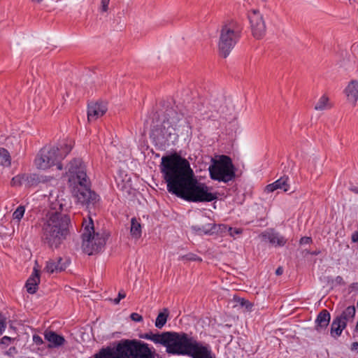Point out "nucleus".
I'll return each instance as SVG.
<instances>
[{
  "label": "nucleus",
  "instance_id": "f257e3e1",
  "mask_svg": "<svg viewBox=\"0 0 358 358\" xmlns=\"http://www.w3.org/2000/svg\"><path fill=\"white\" fill-rule=\"evenodd\" d=\"M160 169L169 192L192 202H210L217 199V193L198 182L189 162L181 156L162 157Z\"/></svg>",
  "mask_w": 358,
  "mask_h": 358
},
{
  "label": "nucleus",
  "instance_id": "f03ea898",
  "mask_svg": "<svg viewBox=\"0 0 358 358\" xmlns=\"http://www.w3.org/2000/svg\"><path fill=\"white\" fill-rule=\"evenodd\" d=\"M70 217L54 206L42 226V240L51 248H57L69 235Z\"/></svg>",
  "mask_w": 358,
  "mask_h": 358
},
{
  "label": "nucleus",
  "instance_id": "7ed1b4c3",
  "mask_svg": "<svg viewBox=\"0 0 358 358\" xmlns=\"http://www.w3.org/2000/svg\"><path fill=\"white\" fill-rule=\"evenodd\" d=\"M94 358H155V352L141 341L123 339L115 348H101Z\"/></svg>",
  "mask_w": 358,
  "mask_h": 358
},
{
  "label": "nucleus",
  "instance_id": "20e7f679",
  "mask_svg": "<svg viewBox=\"0 0 358 358\" xmlns=\"http://www.w3.org/2000/svg\"><path fill=\"white\" fill-rule=\"evenodd\" d=\"M180 120L181 115L172 108L166 110L162 122L152 129L150 138L156 145H169L178 139L177 130L180 127Z\"/></svg>",
  "mask_w": 358,
  "mask_h": 358
},
{
  "label": "nucleus",
  "instance_id": "39448f33",
  "mask_svg": "<svg viewBox=\"0 0 358 358\" xmlns=\"http://www.w3.org/2000/svg\"><path fill=\"white\" fill-rule=\"evenodd\" d=\"M173 355H187L192 358H213L210 345L198 341L194 337L178 332Z\"/></svg>",
  "mask_w": 358,
  "mask_h": 358
},
{
  "label": "nucleus",
  "instance_id": "423d86ee",
  "mask_svg": "<svg viewBox=\"0 0 358 358\" xmlns=\"http://www.w3.org/2000/svg\"><path fill=\"white\" fill-rule=\"evenodd\" d=\"M241 32L240 24L234 20L224 22L220 28L218 50L221 57H227L238 41Z\"/></svg>",
  "mask_w": 358,
  "mask_h": 358
},
{
  "label": "nucleus",
  "instance_id": "0eeeda50",
  "mask_svg": "<svg viewBox=\"0 0 358 358\" xmlns=\"http://www.w3.org/2000/svg\"><path fill=\"white\" fill-rule=\"evenodd\" d=\"M82 238V248L84 252L92 255L103 249L107 236L104 233L95 231L93 221L90 217L89 220H84L83 222Z\"/></svg>",
  "mask_w": 358,
  "mask_h": 358
},
{
  "label": "nucleus",
  "instance_id": "6e6552de",
  "mask_svg": "<svg viewBox=\"0 0 358 358\" xmlns=\"http://www.w3.org/2000/svg\"><path fill=\"white\" fill-rule=\"evenodd\" d=\"M208 171L212 180L224 183L233 180L236 176L232 160L227 155H220L217 159H212Z\"/></svg>",
  "mask_w": 358,
  "mask_h": 358
},
{
  "label": "nucleus",
  "instance_id": "1a4fd4ad",
  "mask_svg": "<svg viewBox=\"0 0 358 358\" xmlns=\"http://www.w3.org/2000/svg\"><path fill=\"white\" fill-rule=\"evenodd\" d=\"M58 147H44L37 155L34 163L37 169L45 170L52 166H56L58 170L63 169L61 163V156L58 155Z\"/></svg>",
  "mask_w": 358,
  "mask_h": 358
},
{
  "label": "nucleus",
  "instance_id": "9d476101",
  "mask_svg": "<svg viewBox=\"0 0 358 358\" xmlns=\"http://www.w3.org/2000/svg\"><path fill=\"white\" fill-rule=\"evenodd\" d=\"M73 188V195L77 199L78 203L91 209L95 207L99 201V196L90 188V180H87L86 182H79L75 183Z\"/></svg>",
  "mask_w": 358,
  "mask_h": 358
},
{
  "label": "nucleus",
  "instance_id": "9b49d317",
  "mask_svg": "<svg viewBox=\"0 0 358 358\" xmlns=\"http://www.w3.org/2000/svg\"><path fill=\"white\" fill-rule=\"evenodd\" d=\"M178 332L166 331L162 334H153L152 332L146 333L141 337L145 339L150 340L155 343H159L166 348V352L173 353L175 345L176 343Z\"/></svg>",
  "mask_w": 358,
  "mask_h": 358
},
{
  "label": "nucleus",
  "instance_id": "f8f14e48",
  "mask_svg": "<svg viewBox=\"0 0 358 358\" xmlns=\"http://www.w3.org/2000/svg\"><path fill=\"white\" fill-rule=\"evenodd\" d=\"M66 173L69 174V180L75 183L86 182L89 178L87 176L85 166L81 159L76 158L71 161L67 165Z\"/></svg>",
  "mask_w": 358,
  "mask_h": 358
},
{
  "label": "nucleus",
  "instance_id": "ddd939ff",
  "mask_svg": "<svg viewBox=\"0 0 358 358\" xmlns=\"http://www.w3.org/2000/svg\"><path fill=\"white\" fill-rule=\"evenodd\" d=\"M252 35L257 39L262 38L266 33V25L263 16L258 10H252L248 14Z\"/></svg>",
  "mask_w": 358,
  "mask_h": 358
},
{
  "label": "nucleus",
  "instance_id": "4468645a",
  "mask_svg": "<svg viewBox=\"0 0 358 358\" xmlns=\"http://www.w3.org/2000/svg\"><path fill=\"white\" fill-rule=\"evenodd\" d=\"M210 104L213 109L212 113L215 112L217 115H227L229 111V108L227 105V100L222 95H220L216 98L211 99ZM217 116L214 114H212L210 116V117L213 119L217 118Z\"/></svg>",
  "mask_w": 358,
  "mask_h": 358
},
{
  "label": "nucleus",
  "instance_id": "2eb2a0df",
  "mask_svg": "<svg viewBox=\"0 0 358 358\" xmlns=\"http://www.w3.org/2000/svg\"><path fill=\"white\" fill-rule=\"evenodd\" d=\"M107 110L106 105L103 103H92L88 105L87 119L88 121H95L103 116Z\"/></svg>",
  "mask_w": 358,
  "mask_h": 358
},
{
  "label": "nucleus",
  "instance_id": "dca6fc26",
  "mask_svg": "<svg viewBox=\"0 0 358 358\" xmlns=\"http://www.w3.org/2000/svg\"><path fill=\"white\" fill-rule=\"evenodd\" d=\"M69 264L66 258L57 257L55 259H51L46 264L45 269L47 272L52 273L54 272H61L64 271Z\"/></svg>",
  "mask_w": 358,
  "mask_h": 358
},
{
  "label": "nucleus",
  "instance_id": "f3484780",
  "mask_svg": "<svg viewBox=\"0 0 358 358\" xmlns=\"http://www.w3.org/2000/svg\"><path fill=\"white\" fill-rule=\"evenodd\" d=\"M348 101L355 106L358 101V81L352 80L344 90Z\"/></svg>",
  "mask_w": 358,
  "mask_h": 358
},
{
  "label": "nucleus",
  "instance_id": "a211bd4d",
  "mask_svg": "<svg viewBox=\"0 0 358 358\" xmlns=\"http://www.w3.org/2000/svg\"><path fill=\"white\" fill-rule=\"evenodd\" d=\"M44 338L49 343L48 348H53L62 346L65 343L64 336L57 334L52 331H45L44 332Z\"/></svg>",
  "mask_w": 358,
  "mask_h": 358
},
{
  "label": "nucleus",
  "instance_id": "6ab92c4d",
  "mask_svg": "<svg viewBox=\"0 0 358 358\" xmlns=\"http://www.w3.org/2000/svg\"><path fill=\"white\" fill-rule=\"evenodd\" d=\"M289 178L287 176H283L266 186L265 191L268 193L273 192L276 189H282L284 192L289 190V185L288 184Z\"/></svg>",
  "mask_w": 358,
  "mask_h": 358
},
{
  "label": "nucleus",
  "instance_id": "aec40b11",
  "mask_svg": "<svg viewBox=\"0 0 358 358\" xmlns=\"http://www.w3.org/2000/svg\"><path fill=\"white\" fill-rule=\"evenodd\" d=\"M40 282V275L39 271L34 267V271L31 276L27 280L25 287L27 291L29 294H34L38 289V285Z\"/></svg>",
  "mask_w": 358,
  "mask_h": 358
},
{
  "label": "nucleus",
  "instance_id": "412c9836",
  "mask_svg": "<svg viewBox=\"0 0 358 358\" xmlns=\"http://www.w3.org/2000/svg\"><path fill=\"white\" fill-rule=\"evenodd\" d=\"M330 318V313L327 310L324 309L320 312L315 320V329L317 331L325 329L329 324Z\"/></svg>",
  "mask_w": 358,
  "mask_h": 358
},
{
  "label": "nucleus",
  "instance_id": "4be33fe9",
  "mask_svg": "<svg viewBox=\"0 0 358 358\" xmlns=\"http://www.w3.org/2000/svg\"><path fill=\"white\" fill-rule=\"evenodd\" d=\"M262 237L275 246H283L287 242L282 236L273 231L263 233Z\"/></svg>",
  "mask_w": 358,
  "mask_h": 358
},
{
  "label": "nucleus",
  "instance_id": "5701e85b",
  "mask_svg": "<svg viewBox=\"0 0 358 358\" xmlns=\"http://www.w3.org/2000/svg\"><path fill=\"white\" fill-rule=\"evenodd\" d=\"M216 225L213 223H207L201 225H193L192 229L199 235L212 234L215 232Z\"/></svg>",
  "mask_w": 358,
  "mask_h": 358
},
{
  "label": "nucleus",
  "instance_id": "b1692460",
  "mask_svg": "<svg viewBox=\"0 0 358 358\" xmlns=\"http://www.w3.org/2000/svg\"><path fill=\"white\" fill-rule=\"evenodd\" d=\"M356 308L354 306H350L347 307L342 313L336 317L341 322H343L347 326V323L352 322L355 316Z\"/></svg>",
  "mask_w": 358,
  "mask_h": 358
},
{
  "label": "nucleus",
  "instance_id": "393cba45",
  "mask_svg": "<svg viewBox=\"0 0 358 358\" xmlns=\"http://www.w3.org/2000/svg\"><path fill=\"white\" fill-rule=\"evenodd\" d=\"M345 327V324L336 317L331 325V336L335 338L338 337Z\"/></svg>",
  "mask_w": 358,
  "mask_h": 358
},
{
  "label": "nucleus",
  "instance_id": "a878e982",
  "mask_svg": "<svg viewBox=\"0 0 358 358\" xmlns=\"http://www.w3.org/2000/svg\"><path fill=\"white\" fill-rule=\"evenodd\" d=\"M332 107V104L329 101V99L327 95H322L316 104L315 105V110L317 111H322L330 109Z\"/></svg>",
  "mask_w": 358,
  "mask_h": 358
},
{
  "label": "nucleus",
  "instance_id": "bb28decb",
  "mask_svg": "<svg viewBox=\"0 0 358 358\" xmlns=\"http://www.w3.org/2000/svg\"><path fill=\"white\" fill-rule=\"evenodd\" d=\"M130 233L132 237L136 239L141 236V225L136 217H132L131 220Z\"/></svg>",
  "mask_w": 358,
  "mask_h": 358
},
{
  "label": "nucleus",
  "instance_id": "cd10ccee",
  "mask_svg": "<svg viewBox=\"0 0 358 358\" xmlns=\"http://www.w3.org/2000/svg\"><path fill=\"white\" fill-rule=\"evenodd\" d=\"M169 310L164 308L163 311L159 313L155 320V327L158 329H162L166 323L169 317Z\"/></svg>",
  "mask_w": 358,
  "mask_h": 358
},
{
  "label": "nucleus",
  "instance_id": "c85d7f7f",
  "mask_svg": "<svg viewBox=\"0 0 358 358\" xmlns=\"http://www.w3.org/2000/svg\"><path fill=\"white\" fill-rule=\"evenodd\" d=\"M10 164L11 157L10 153L6 149L0 148V166L9 167Z\"/></svg>",
  "mask_w": 358,
  "mask_h": 358
},
{
  "label": "nucleus",
  "instance_id": "c756f323",
  "mask_svg": "<svg viewBox=\"0 0 358 358\" xmlns=\"http://www.w3.org/2000/svg\"><path fill=\"white\" fill-rule=\"evenodd\" d=\"M25 206L20 205L13 213L12 218L16 223L19 224L25 213Z\"/></svg>",
  "mask_w": 358,
  "mask_h": 358
},
{
  "label": "nucleus",
  "instance_id": "7c9ffc66",
  "mask_svg": "<svg viewBox=\"0 0 358 358\" xmlns=\"http://www.w3.org/2000/svg\"><path fill=\"white\" fill-rule=\"evenodd\" d=\"M72 149V145L71 143H68L66 142H64L60 145V148H59V151L57 152L58 155H60L61 161L71 152Z\"/></svg>",
  "mask_w": 358,
  "mask_h": 358
},
{
  "label": "nucleus",
  "instance_id": "2f4dec72",
  "mask_svg": "<svg viewBox=\"0 0 358 358\" xmlns=\"http://www.w3.org/2000/svg\"><path fill=\"white\" fill-rule=\"evenodd\" d=\"M25 182L29 186H35L41 182V180L36 174L25 175Z\"/></svg>",
  "mask_w": 358,
  "mask_h": 358
},
{
  "label": "nucleus",
  "instance_id": "473e14b6",
  "mask_svg": "<svg viewBox=\"0 0 358 358\" xmlns=\"http://www.w3.org/2000/svg\"><path fill=\"white\" fill-rule=\"evenodd\" d=\"M321 161L317 157H313L309 160L308 171L314 173L317 172V166H321Z\"/></svg>",
  "mask_w": 358,
  "mask_h": 358
},
{
  "label": "nucleus",
  "instance_id": "72a5a7b5",
  "mask_svg": "<svg viewBox=\"0 0 358 358\" xmlns=\"http://www.w3.org/2000/svg\"><path fill=\"white\" fill-rule=\"evenodd\" d=\"M25 182V174L17 175L11 180L10 185L14 187L20 186Z\"/></svg>",
  "mask_w": 358,
  "mask_h": 358
},
{
  "label": "nucleus",
  "instance_id": "f704fd0d",
  "mask_svg": "<svg viewBox=\"0 0 358 358\" xmlns=\"http://www.w3.org/2000/svg\"><path fill=\"white\" fill-rule=\"evenodd\" d=\"M180 259L181 260H187V261H198L201 262L202 259L193 253H188L185 255L180 257Z\"/></svg>",
  "mask_w": 358,
  "mask_h": 358
},
{
  "label": "nucleus",
  "instance_id": "c9c22d12",
  "mask_svg": "<svg viewBox=\"0 0 358 358\" xmlns=\"http://www.w3.org/2000/svg\"><path fill=\"white\" fill-rule=\"evenodd\" d=\"M6 317L0 313V334H2L6 327Z\"/></svg>",
  "mask_w": 358,
  "mask_h": 358
},
{
  "label": "nucleus",
  "instance_id": "e433bc0d",
  "mask_svg": "<svg viewBox=\"0 0 358 358\" xmlns=\"http://www.w3.org/2000/svg\"><path fill=\"white\" fill-rule=\"evenodd\" d=\"M229 234L231 236L235 238L236 235L242 234L243 230L241 228H232L229 229Z\"/></svg>",
  "mask_w": 358,
  "mask_h": 358
},
{
  "label": "nucleus",
  "instance_id": "4c0bfd02",
  "mask_svg": "<svg viewBox=\"0 0 358 358\" xmlns=\"http://www.w3.org/2000/svg\"><path fill=\"white\" fill-rule=\"evenodd\" d=\"M13 338H10L9 336H5L1 338L0 344L1 345L8 346L10 345L11 341H13Z\"/></svg>",
  "mask_w": 358,
  "mask_h": 358
},
{
  "label": "nucleus",
  "instance_id": "58836bf2",
  "mask_svg": "<svg viewBox=\"0 0 358 358\" xmlns=\"http://www.w3.org/2000/svg\"><path fill=\"white\" fill-rule=\"evenodd\" d=\"M110 0H101V10L102 12H106L108 9V5Z\"/></svg>",
  "mask_w": 358,
  "mask_h": 358
},
{
  "label": "nucleus",
  "instance_id": "ea45409f",
  "mask_svg": "<svg viewBox=\"0 0 358 358\" xmlns=\"http://www.w3.org/2000/svg\"><path fill=\"white\" fill-rule=\"evenodd\" d=\"M131 319L134 322H141L143 321V317L136 313H133L130 315Z\"/></svg>",
  "mask_w": 358,
  "mask_h": 358
},
{
  "label": "nucleus",
  "instance_id": "a19ab883",
  "mask_svg": "<svg viewBox=\"0 0 358 358\" xmlns=\"http://www.w3.org/2000/svg\"><path fill=\"white\" fill-rule=\"evenodd\" d=\"M349 293L356 292L358 294V282H353L348 287Z\"/></svg>",
  "mask_w": 358,
  "mask_h": 358
},
{
  "label": "nucleus",
  "instance_id": "79ce46f5",
  "mask_svg": "<svg viewBox=\"0 0 358 358\" xmlns=\"http://www.w3.org/2000/svg\"><path fill=\"white\" fill-rule=\"evenodd\" d=\"M33 341L37 345H41L43 343V341L42 338L40 336L36 335V334H34L33 336Z\"/></svg>",
  "mask_w": 358,
  "mask_h": 358
},
{
  "label": "nucleus",
  "instance_id": "37998d69",
  "mask_svg": "<svg viewBox=\"0 0 358 358\" xmlns=\"http://www.w3.org/2000/svg\"><path fill=\"white\" fill-rule=\"evenodd\" d=\"M299 242L301 245L309 244L312 242V239L310 237L303 236L300 239Z\"/></svg>",
  "mask_w": 358,
  "mask_h": 358
},
{
  "label": "nucleus",
  "instance_id": "c03bdc74",
  "mask_svg": "<svg viewBox=\"0 0 358 358\" xmlns=\"http://www.w3.org/2000/svg\"><path fill=\"white\" fill-rule=\"evenodd\" d=\"M55 190H56V189H55V188H54V189H51L50 190V192H49V194H45V196H48V197H49V199H55V198H56V197L57 196V195L56 194V195L55 196V194H54V192H55V194L57 193Z\"/></svg>",
  "mask_w": 358,
  "mask_h": 358
},
{
  "label": "nucleus",
  "instance_id": "a18cd8bd",
  "mask_svg": "<svg viewBox=\"0 0 358 358\" xmlns=\"http://www.w3.org/2000/svg\"><path fill=\"white\" fill-rule=\"evenodd\" d=\"M350 350L358 352V342H353L350 346Z\"/></svg>",
  "mask_w": 358,
  "mask_h": 358
},
{
  "label": "nucleus",
  "instance_id": "49530a36",
  "mask_svg": "<svg viewBox=\"0 0 358 358\" xmlns=\"http://www.w3.org/2000/svg\"><path fill=\"white\" fill-rule=\"evenodd\" d=\"M335 281L337 284L345 285V281H344L343 278L340 275H338L336 278Z\"/></svg>",
  "mask_w": 358,
  "mask_h": 358
},
{
  "label": "nucleus",
  "instance_id": "de8ad7c7",
  "mask_svg": "<svg viewBox=\"0 0 358 358\" xmlns=\"http://www.w3.org/2000/svg\"><path fill=\"white\" fill-rule=\"evenodd\" d=\"M241 305L242 306H245L247 308H250L252 306L251 303H250L248 301H245L243 299H242Z\"/></svg>",
  "mask_w": 358,
  "mask_h": 358
},
{
  "label": "nucleus",
  "instance_id": "09e8293b",
  "mask_svg": "<svg viewBox=\"0 0 358 358\" xmlns=\"http://www.w3.org/2000/svg\"><path fill=\"white\" fill-rule=\"evenodd\" d=\"M282 273H283V268H282V267H281V266H279V267L276 269V271H275V274H276L277 275H282Z\"/></svg>",
  "mask_w": 358,
  "mask_h": 358
},
{
  "label": "nucleus",
  "instance_id": "8fccbe9b",
  "mask_svg": "<svg viewBox=\"0 0 358 358\" xmlns=\"http://www.w3.org/2000/svg\"><path fill=\"white\" fill-rule=\"evenodd\" d=\"M352 239L353 242H358V231L355 232L352 236Z\"/></svg>",
  "mask_w": 358,
  "mask_h": 358
},
{
  "label": "nucleus",
  "instance_id": "3c124183",
  "mask_svg": "<svg viewBox=\"0 0 358 358\" xmlns=\"http://www.w3.org/2000/svg\"><path fill=\"white\" fill-rule=\"evenodd\" d=\"M126 296V294L123 292V291H120L119 293H118V296L117 298H120V299H122L124 298H125Z\"/></svg>",
  "mask_w": 358,
  "mask_h": 358
},
{
  "label": "nucleus",
  "instance_id": "603ef678",
  "mask_svg": "<svg viewBox=\"0 0 358 358\" xmlns=\"http://www.w3.org/2000/svg\"><path fill=\"white\" fill-rule=\"evenodd\" d=\"M13 352H16V349L15 347L10 348L8 350V354H12Z\"/></svg>",
  "mask_w": 358,
  "mask_h": 358
},
{
  "label": "nucleus",
  "instance_id": "864d4df0",
  "mask_svg": "<svg viewBox=\"0 0 358 358\" xmlns=\"http://www.w3.org/2000/svg\"><path fill=\"white\" fill-rule=\"evenodd\" d=\"M114 301V303H115V304H117V303H120V298H115V299H114V301Z\"/></svg>",
  "mask_w": 358,
  "mask_h": 358
},
{
  "label": "nucleus",
  "instance_id": "5fc2aeb1",
  "mask_svg": "<svg viewBox=\"0 0 358 358\" xmlns=\"http://www.w3.org/2000/svg\"><path fill=\"white\" fill-rule=\"evenodd\" d=\"M32 2L36 3H41L43 0H31Z\"/></svg>",
  "mask_w": 358,
  "mask_h": 358
},
{
  "label": "nucleus",
  "instance_id": "6e6d98bb",
  "mask_svg": "<svg viewBox=\"0 0 358 358\" xmlns=\"http://www.w3.org/2000/svg\"><path fill=\"white\" fill-rule=\"evenodd\" d=\"M62 204H61V203L59 204V209L60 210V209H62Z\"/></svg>",
  "mask_w": 358,
  "mask_h": 358
},
{
  "label": "nucleus",
  "instance_id": "4d7b16f0",
  "mask_svg": "<svg viewBox=\"0 0 358 358\" xmlns=\"http://www.w3.org/2000/svg\"><path fill=\"white\" fill-rule=\"evenodd\" d=\"M357 193H358V191H355Z\"/></svg>",
  "mask_w": 358,
  "mask_h": 358
}]
</instances>
